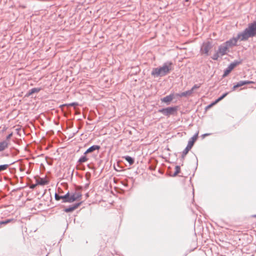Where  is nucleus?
Segmentation results:
<instances>
[{"label": "nucleus", "mask_w": 256, "mask_h": 256, "mask_svg": "<svg viewBox=\"0 0 256 256\" xmlns=\"http://www.w3.org/2000/svg\"><path fill=\"white\" fill-rule=\"evenodd\" d=\"M173 70L172 63L168 61L164 62L162 66L153 68L151 74L154 78L164 76Z\"/></svg>", "instance_id": "f257e3e1"}, {"label": "nucleus", "mask_w": 256, "mask_h": 256, "mask_svg": "<svg viewBox=\"0 0 256 256\" xmlns=\"http://www.w3.org/2000/svg\"><path fill=\"white\" fill-rule=\"evenodd\" d=\"M245 30H244L242 32L238 33L236 36L230 38L228 40H227L225 42H224L228 48H232L234 46H236L237 45L238 40L241 41H246L247 40L250 38L248 34H246Z\"/></svg>", "instance_id": "f03ea898"}, {"label": "nucleus", "mask_w": 256, "mask_h": 256, "mask_svg": "<svg viewBox=\"0 0 256 256\" xmlns=\"http://www.w3.org/2000/svg\"><path fill=\"white\" fill-rule=\"evenodd\" d=\"M246 34H248L250 38H253L256 36V17L252 22L248 24V27L245 29Z\"/></svg>", "instance_id": "7ed1b4c3"}, {"label": "nucleus", "mask_w": 256, "mask_h": 256, "mask_svg": "<svg viewBox=\"0 0 256 256\" xmlns=\"http://www.w3.org/2000/svg\"><path fill=\"white\" fill-rule=\"evenodd\" d=\"M198 132H196L194 135L192 137L190 138V139L188 140V144L185 149L183 150L182 154V158L184 159L186 155L188 153L189 150L192 147L195 141L197 140L198 138Z\"/></svg>", "instance_id": "20e7f679"}, {"label": "nucleus", "mask_w": 256, "mask_h": 256, "mask_svg": "<svg viewBox=\"0 0 256 256\" xmlns=\"http://www.w3.org/2000/svg\"><path fill=\"white\" fill-rule=\"evenodd\" d=\"M177 110V106H173L160 109L158 112L166 116H169L170 115L174 114Z\"/></svg>", "instance_id": "39448f33"}, {"label": "nucleus", "mask_w": 256, "mask_h": 256, "mask_svg": "<svg viewBox=\"0 0 256 256\" xmlns=\"http://www.w3.org/2000/svg\"><path fill=\"white\" fill-rule=\"evenodd\" d=\"M212 48V43L210 42H204L200 48V52L202 54L208 56L210 54L209 52Z\"/></svg>", "instance_id": "423d86ee"}, {"label": "nucleus", "mask_w": 256, "mask_h": 256, "mask_svg": "<svg viewBox=\"0 0 256 256\" xmlns=\"http://www.w3.org/2000/svg\"><path fill=\"white\" fill-rule=\"evenodd\" d=\"M242 60H234V62L230 63L228 68L224 70L223 76H226L236 66L240 64Z\"/></svg>", "instance_id": "0eeeda50"}, {"label": "nucleus", "mask_w": 256, "mask_h": 256, "mask_svg": "<svg viewBox=\"0 0 256 256\" xmlns=\"http://www.w3.org/2000/svg\"><path fill=\"white\" fill-rule=\"evenodd\" d=\"M218 51L220 56L226 54L230 52L229 48L224 43L218 46Z\"/></svg>", "instance_id": "6e6552de"}, {"label": "nucleus", "mask_w": 256, "mask_h": 256, "mask_svg": "<svg viewBox=\"0 0 256 256\" xmlns=\"http://www.w3.org/2000/svg\"><path fill=\"white\" fill-rule=\"evenodd\" d=\"M254 84V82L250 80H241L238 82L236 84L234 85L232 88V91H234L236 88L242 86L246 84Z\"/></svg>", "instance_id": "1a4fd4ad"}, {"label": "nucleus", "mask_w": 256, "mask_h": 256, "mask_svg": "<svg viewBox=\"0 0 256 256\" xmlns=\"http://www.w3.org/2000/svg\"><path fill=\"white\" fill-rule=\"evenodd\" d=\"M74 196H71V194L69 193V192H67L66 194L62 196V202H72L75 201L74 198L73 197Z\"/></svg>", "instance_id": "9d476101"}, {"label": "nucleus", "mask_w": 256, "mask_h": 256, "mask_svg": "<svg viewBox=\"0 0 256 256\" xmlns=\"http://www.w3.org/2000/svg\"><path fill=\"white\" fill-rule=\"evenodd\" d=\"M81 204L80 202L76 203L73 204L72 206H69L68 208H66L64 210V212H73L74 210L76 209Z\"/></svg>", "instance_id": "9b49d317"}, {"label": "nucleus", "mask_w": 256, "mask_h": 256, "mask_svg": "<svg viewBox=\"0 0 256 256\" xmlns=\"http://www.w3.org/2000/svg\"><path fill=\"white\" fill-rule=\"evenodd\" d=\"M174 98V94H171L166 96L162 98L161 100L162 102L166 103L168 104H170V102L173 100Z\"/></svg>", "instance_id": "f8f14e48"}, {"label": "nucleus", "mask_w": 256, "mask_h": 256, "mask_svg": "<svg viewBox=\"0 0 256 256\" xmlns=\"http://www.w3.org/2000/svg\"><path fill=\"white\" fill-rule=\"evenodd\" d=\"M36 184L38 185L44 186L47 184L48 182L45 178H38L36 180Z\"/></svg>", "instance_id": "ddd939ff"}, {"label": "nucleus", "mask_w": 256, "mask_h": 256, "mask_svg": "<svg viewBox=\"0 0 256 256\" xmlns=\"http://www.w3.org/2000/svg\"><path fill=\"white\" fill-rule=\"evenodd\" d=\"M9 142L7 140L0 142V152L4 151L8 148Z\"/></svg>", "instance_id": "4468645a"}, {"label": "nucleus", "mask_w": 256, "mask_h": 256, "mask_svg": "<svg viewBox=\"0 0 256 256\" xmlns=\"http://www.w3.org/2000/svg\"><path fill=\"white\" fill-rule=\"evenodd\" d=\"M192 94V90H188L187 91H186V92H182L181 93L176 94V96H179V97H184V96H190Z\"/></svg>", "instance_id": "2eb2a0df"}, {"label": "nucleus", "mask_w": 256, "mask_h": 256, "mask_svg": "<svg viewBox=\"0 0 256 256\" xmlns=\"http://www.w3.org/2000/svg\"><path fill=\"white\" fill-rule=\"evenodd\" d=\"M100 148V146L98 145H93L90 147L88 148V152H90V153L94 152L95 150L98 151Z\"/></svg>", "instance_id": "dca6fc26"}, {"label": "nucleus", "mask_w": 256, "mask_h": 256, "mask_svg": "<svg viewBox=\"0 0 256 256\" xmlns=\"http://www.w3.org/2000/svg\"><path fill=\"white\" fill-rule=\"evenodd\" d=\"M123 158L126 160L129 163L130 165L133 164L134 162V158L128 156H123Z\"/></svg>", "instance_id": "f3484780"}, {"label": "nucleus", "mask_w": 256, "mask_h": 256, "mask_svg": "<svg viewBox=\"0 0 256 256\" xmlns=\"http://www.w3.org/2000/svg\"><path fill=\"white\" fill-rule=\"evenodd\" d=\"M40 89L39 88H32L30 90L27 94V96H29L32 95L33 94L38 92L40 91Z\"/></svg>", "instance_id": "a211bd4d"}, {"label": "nucleus", "mask_w": 256, "mask_h": 256, "mask_svg": "<svg viewBox=\"0 0 256 256\" xmlns=\"http://www.w3.org/2000/svg\"><path fill=\"white\" fill-rule=\"evenodd\" d=\"M88 158L86 156H82L78 160V162L82 164L88 160Z\"/></svg>", "instance_id": "6ab92c4d"}, {"label": "nucleus", "mask_w": 256, "mask_h": 256, "mask_svg": "<svg viewBox=\"0 0 256 256\" xmlns=\"http://www.w3.org/2000/svg\"><path fill=\"white\" fill-rule=\"evenodd\" d=\"M71 196H74L73 197L74 198L76 201L81 198L82 194L80 192H75L72 194H71Z\"/></svg>", "instance_id": "aec40b11"}, {"label": "nucleus", "mask_w": 256, "mask_h": 256, "mask_svg": "<svg viewBox=\"0 0 256 256\" xmlns=\"http://www.w3.org/2000/svg\"><path fill=\"white\" fill-rule=\"evenodd\" d=\"M175 170H176L175 172L172 174V176H176L178 175V174H179L180 172V166H176Z\"/></svg>", "instance_id": "412c9836"}, {"label": "nucleus", "mask_w": 256, "mask_h": 256, "mask_svg": "<svg viewBox=\"0 0 256 256\" xmlns=\"http://www.w3.org/2000/svg\"><path fill=\"white\" fill-rule=\"evenodd\" d=\"M220 56V54L218 53V51L217 50L216 52L212 56V58L213 60H218V58Z\"/></svg>", "instance_id": "4be33fe9"}, {"label": "nucleus", "mask_w": 256, "mask_h": 256, "mask_svg": "<svg viewBox=\"0 0 256 256\" xmlns=\"http://www.w3.org/2000/svg\"><path fill=\"white\" fill-rule=\"evenodd\" d=\"M228 92H226L222 96L219 97L217 100H216V102H218L220 100H222L228 94Z\"/></svg>", "instance_id": "5701e85b"}, {"label": "nucleus", "mask_w": 256, "mask_h": 256, "mask_svg": "<svg viewBox=\"0 0 256 256\" xmlns=\"http://www.w3.org/2000/svg\"><path fill=\"white\" fill-rule=\"evenodd\" d=\"M9 166V164H5L0 165V172L6 170Z\"/></svg>", "instance_id": "b1692460"}, {"label": "nucleus", "mask_w": 256, "mask_h": 256, "mask_svg": "<svg viewBox=\"0 0 256 256\" xmlns=\"http://www.w3.org/2000/svg\"><path fill=\"white\" fill-rule=\"evenodd\" d=\"M12 220H13V219H8V220H5L1 221L0 222V224H6L10 222Z\"/></svg>", "instance_id": "393cba45"}, {"label": "nucleus", "mask_w": 256, "mask_h": 256, "mask_svg": "<svg viewBox=\"0 0 256 256\" xmlns=\"http://www.w3.org/2000/svg\"><path fill=\"white\" fill-rule=\"evenodd\" d=\"M78 106V104L77 102H72V103H70V104H65L62 105L61 106L62 107V106Z\"/></svg>", "instance_id": "a878e982"}, {"label": "nucleus", "mask_w": 256, "mask_h": 256, "mask_svg": "<svg viewBox=\"0 0 256 256\" xmlns=\"http://www.w3.org/2000/svg\"><path fill=\"white\" fill-rule=\"evenodd\" d=\"M54 197H55V199L56 200H62V196H60L59 194H58L56 193L55 194Z\"/></svg>", "instance_id": "bb28decb"}, {"label": "nucleus", "mask_w": 256, "mask_h": 256, "mask_svg": "<svg viewBox=\"0 0 256 256\" xmlns=\"http://www.w3.org/2000/svg\"><path fill=\"white\" fill-rule=\"evenodd\" d=\"M200 86L198 85V84H194L192 87V88L190 90H192V94L193 92V91L196 89V88H200Z\"/></svg>", "instance_id": "cd10ccee"}, {"label": "nucleus", "mask_w": 256, "mask_h": 256, "mask_svg": "<svg viewBox=\"0 0 256 256\" xmlns=\"http://www.w3.org/2000/svg\"><path fill=\"white\" fill-rule=\"evenodd\" d=\"M91 174L90 172H86V178L87 182H90V178Z\"/></svg>", "instance_id": "c85d7f7f"}, {"label": "nucleus", "mask_w": 256, "mask_h": 256, "mask_svg": "<svg viewBox=\"0 0 256 256\" xmlns=\"http://www.w3.org/2000/svg\"><path fill=\"white\" fill-rule=\"evenodd\" d=\"M12 132H11L8 136H6V139L5 140H7V142H8V140L10 138L12 137Z\"/></svg>", "instance_id": "c756f323"}, {"label": "nucleus", "mask_w": 256, "mask_h": 256, "mask_svg": "<svg viewBox=\"0 0 256 256\" xmlns=\"http://www.w3.org/2000/svg\"><path fill=\"white\" fill-rule=\"evenodd\" d=\"M89 185H90V182H88L85 184L84 188H88V187Z\"/></svg>", "instance_id": "7c9ffc66"}, {"label": "nucleus", "mask_w": 256, "mask_h": 256, "mask_svg": "<svg viewBox=\"0 0 256 256\" xmlns=\"http://www.w3.org/2000/svg\"><path fill=\"white\" fill-rule=\"evenodd\" d=\"M36 186H38V184H32L30 186V188H34Z\"/></svg>", "instance_id": "2f4dec72"}, {"label": "nucleus", "mask_w": 256, "mask_h": 256, "mask_svg": "<svg viewBox=\"0 0 256 256\" xmlns=\"http://www.w3.org/2000/svg\"><path fill=\"white\" fill-rule=\"evenodd\" d=\"M88 149H87V150H86L84 152V156H86L87 154H90V152H88Z\"/></svg>", "instance_id": "473e14b6"}, {"label": "nucleus", "mask_w": 256, "mask_h": 256, "mask_svg": "<svg viewBox=\"0 0 256 256\" xmlns=\"http://www.w3.org/2000/svg\"><path fill=\"white\" fill-rule=\"evenodd\" d=\"M208 135H210L209 134H203L202 136H203V137H204V136H208Z\"/></svg>", "instance_id": "72a5a7b5"}, {"label": "nucleus", "mask_w": 256, "mask_h": 256, "mask_svg": "<svg viewBox=\"0 0 256 256\" xmlns=\"http://www.w3.org/2000/svg\"><path fill=\"white\" fill-rule=\"evenodd\" d=\"M217 102H216V101L212 103L211 104H212V106L216 104Z\"/></svg>", "instance_id": "f704fd0d"}, {"label": "nucleus", "mask_w": 256, "mask_h": 256, "mask_svg": "<svg viewBox=\"0 0 256 256\" xmlns=\"http://www.w3.org/2000/svg\"><path fill=\"white\" fill-rule=\"evenodd\" d=\"M212 106V104H210L208 106V108H210Z\"/></svg>", "instance_id": "c9c22d12"}, {"label": "nucleus", "mask_w": 256, "mask_h": 256, "mask_svg": "<svg viewBox=\"0 0 256 256\" xmlns=\"http://www.w3.org/2000/svg\"><path fill=\"white\" fill-rule=\"evenodd\" d=\"M6 156H8V154H6Z\"/></svg>", "instance_id": "e433bc0d"}, {"label": "nucleus", "mask_w": 256, "mask_h": 256, "mask_svg": "<svg viewBox=\"0 0 256 256\" xmlns=\"http://www.w3.org/2000/svg\"><path fill=\"white\" fill-rule=\"evenodd\" d=\"M14 162H12V163L10 164H13Z\"/></svg>", "instance_id": "4c0bfd02"}, {"label": "nucleus", "mask_w": 256, "mask_h": 256, "mask_svg": "<svg viewBox=\"0 0 256 256\" xmlns=\"http://www.w3.org/2000/svg\"><path fill=\"white\" fill-rule=\"evenodd\" d=\"M255 216V217H256V216Z\"/></svg>", "instance_id": "58836bf2"}]
</instances>
